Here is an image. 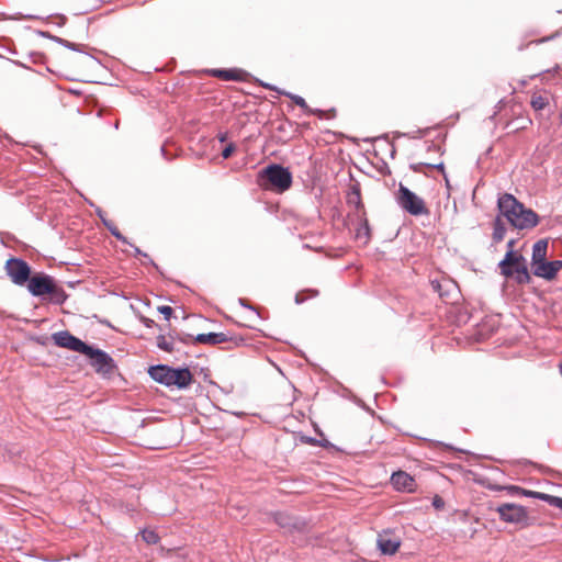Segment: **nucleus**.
<instances>
[{"label": "nucleus", "mask_w": 562, "mask_h": 562, "mask_svg": "<svg viewBox=\"0 0 562 562\" xmlns=\"http://www.w3.org/2000/svg\"><path fill=\"white\" fill-rule=\"evenodd\" d=\"M90 359V364L98 373L111 374L115 368L113 359L104 351L90 346V351L83 352Z\"/></svg>", "instance_id": "0eeeda50"}, {"label": "nucleus", "mask_w": 562, "mask_h": 562, "mask_svg": "<svg viewBox=\"0 0 562 562\" xmlns=\"http://www.w3.org/2000/svg\"><path fill=\"white\" fill-rule=\"evenodd\" d=\"M220 140H221V142H225V140H226V134H222V135H220Z\"/></svg>", "instance_id": "72a5a7b5"}, {"label": "nucleus", "mask_w": 562, "mask_h": 562, "mask_svg": "<svg viewBox=\"0 0 562 562\" xmlns=\"http://www.w3.org/2000/svg\"><path fill=\"white\" fill-rule=\"evenodd\" d=\"M158 347L165 351H172V342L168 341L165 337L158 338Z\"/></svg>", "instance_id": "b1692460"}, {"label": "nucleus", "mask_w": 562, "mask_h": 562, "mask_svg": "<svg viewBox=\"0 0 562 562\" xmlns=\"http://www.w3.org/2000/svg\"><path fill=\"white\" fill-rule=\"evenodd\" d=\"M134 250H135V255L136 256H144V257H147L146 254H143L140 249H138L137 247H134Z\"/></svg>", "instance_id": "473e14b6"}, {"label": "nucleus", "mask_w": 562, "mask_h": 562, "mask_svg": "<svg viewBox=\"0 0 562 562\" xmlns=\"http://www.w3.org/2000/svg\"><path fill=\"white\" fill-rule=\"evenodd\" d=\"M284 94L286 97H289L301 109L308 110L307 103H306V101L302 97L296 95V94H292V93H284Z\"/></svg>", "instance_id": "5701e85b"}, {"label": "nucleus", "mask_w": 562, "mask_h": 562, "mask_svg": "<svg viewBox=\"0 0 562 562\" xmlns=\"http://www.w3.org/2000/svg\"><path fill=\"white\" fill-rule=\"evenodd\" d=\"M532 272L536 277L543 278L546 280H552L553 274L551 271L550 262L544 260L536 266H532Z\"/></svg>", "instance_id": "dca6fc26"}, {"label": "nucleus", "mask_w": 562, "mask_h": 562, "mask_svg": "<svg viewBox=\"0 0 562 562\" xmlns=\"http://www.w3.org/2000/svg\"><path fill=\"white\" fill-rule=\"evenodd\" d=\"M501 519L505 522L510 524H528V512L527 509L518 504L506 503L502 504L496 508Z\"/></svg>", "instance_id": "423d86ee"}, {"label": "nucleus", "mask_w": 562, "mask_h": 562, "mask_svg": "<svg viewBox=\"0 0 562 562\" xmlns=\"http://www.w3.org/2000/svg\"><path fill=\"white\" fill-rule=\"evenodd\" d=\"M425 165H426V166H428V167H431V168L438 169V170H440V171H443V168H445V167H443V162H442V161H441V162H439V164H434V165H431V164H425Z\"/></svg>", "instance_id": "c85d7f7f"}, {"label": "nucleus", "mask_w": 562, "mask_h": 562, "mask_svg": "<svg viewBox=\"0 0 562 562\" xmlns=\"http://www.w3.org/2000/svg\"><path fill=\"white\" fill-rule=\"evenodd\" d=\"M259 184L278 192L286 191L292 184L291 172L280 165H269L260 171Z\"/></svg>", "instance_id": "20e7f679"}, {"label": "nucleus", "mask_w": 562, "mask_h": 562, "mask_svg": "<svg viewBox=\"0 0 562 562\" xmlns=\"http://www.w3.org/2000/svg\"><path fill=\"white\" fill-rule=\"evenodd\" d=\"M396 202L411 215L419 216L429 214L425 201L403 184L398 187Z\"/></svg>", "instance_id": "39448f33"}, {"label": "nucleus", "mask_w": 562, "mask_h": 562, "mask_svg": "<svg viewBox=\"0 0 562 562\" xmlns=\"http://www.w3.org/2000/svg\"><path fill=\"white\" fill-rule=\"evenodd\" d=\"M547 250L548 241L546 239H540L537 243H535L532 247L531 267L546 260Z\"/></svg>", "instance_id": "4468645a"}, {"label": "nucleus", "mask_w": 562, "mask_h": 562, "mask_svg": "<svg viewBox=\"0 0 562 562\" xmlns=\"http://www.w3.org/2000/svg\"><path fill=\"white\" fill-rule=\"evenodd\" d=\"M507 246L508 251L504 259L498 263L502 274L506 278H515V280L521 284L529 283L531 278L525 257L513 250L514 240H509Z\"/></svg>", "instance_id": "f03ea898"}, {"label": "nucleus", "mask_w": 562, "mask_h": 562, "mask_svg": "<svg viewBox=\"0 0 562 562\" xmlns=\"http://www.w3.org/2000/svg\"><path fill=\"white\" fill-rule=\"evenodd\" d=\"M27 289L34 296L55 294L57 292L52 278L45 274H37L29 279Z\"/></svg>", "instance_id": "9d476101"}, {"label": "nucleus", "mask_w": 562, "mask_h": 562, "mask_svg": "<svg viewBox=\"0 0 562 562\" xmlns=\"http://www.w3.org/2000/svg\"><path fill=\"white\" fill-rule=\"evenodd\" d=\"M148 373L156 382L178 389L188 387L193 379L192 373L187 368L173 369L164 364L150 367Z\"/></svg>", "instance_id": "7ed1b4c3"}, {"label": "nucleus", "mask_w": 562, "mask_h": 562, "mask_svg": "<svg viewBox=\"0 0 562 562\" xmlns=\"http://www.w3.org/2000/svg\"><path fill=\"white\" fill-rule=\"evenodd\" d=\"M53 340L56 346L67 348L72 351H77L83 355L86 351H90V346L85 344L79 338L72 336L67 330H61L53 334Z\"/></svg>", "instance_id": "1a4fd4ad"}, {"label": "nucleus", "mask_w": 562, "mask_h": 562, "mask_svg": "<svg viewBox=\"0 0 562 562\" xmlns=\"http://www.w3.org/2000/svg\"><path fill=\"white\" fill-rule=\"evenodd\" d=\"M5 270L12 282L18 285L24 284L30 279L31 269L22 259H9L5 263Z\"/></svg>", "instance_id": "6e6552de"}, {"label": "nucleus", "mask_w": 562, "mask_h": 562, "mask_svg": "<svg viewBox=\"0 0 562 562\" xmlns=\"http://www.w3.org/2000/svg\"><path fill=\"white\" fill-rule=\"evenodd\" d=\"M432 504H434V506H435L436 508H440V507L443 505V502H442V499H441V498L436 497V498L434 499V503H432Z\"/></svg>", "instance_id": "c756f323"}, {"label": "nucleus", "mask_w": 562, "mask_h": 562, "mask_svg": "<svg viewBox=\"0 0 562 562\" xmlns=\"http://www.w3.org/2000/svg\"><path fill=\"white\" fill-rule=\"evenodd\" d=\"M505 233H506V228H505L502 220L499 217H497L494 223L493 239L496 243L502 241L504 239Z\"/></svg>", "instance_id": "a211bd4d"}, {"label": "nucleus", "mask_w": 562, "mask_h": 562, "mask_svg": "<svg viewBox=\"0 0 562 562\" xmlns=\"http://www.w3.org/2000/svg\"><path fill=\"white\" fill-rule=\"evenodd\" d=\"M356 238L362 240L363 243H368L370 238V228L367 220L360 224L356 232Z\"/></svg>", "instance_id": "6ab92c4d"}, {"label": "nucleus", "mask_w": 562, "mask_h": 562, "mask_svg": "<svg viewBox=\"0 0 562 562\" xmlns=\"http://www.w3.org/2000/svg\"><path fill=\"white\" fill-rule=\"evenodd\" d=\"M552 506L562 510V497L554 496Z\"/></svg>", "instance_id": "cd10ccee"}, {"label": "nucleus", "mask_w": 562, "mask_h": 562, "mask_svg": "<svg viewBox=\"0 0 562 562\" xmlns=\"http://www.w3.org/2000/svg\"><path fill=\"white\" fill-rule=\"evenodd\" d=\"M549 262H550L553 278H555L557 273L562 269V261L554 260V261H549Z\"/></svg>", "instance_id": "393cba45"}, {"label": "nucleus", "mask_w": 562, "mask_h": 562, "mask_svg": "<svg viewBox=\"0 0 562 562\" xmlns=\"http://www.w3.org/2000/svg\"><path fill=\"white\" fill-rule=\"evenodd\" d=\"M60 42L68 48L70 49H75V44L74 43H70V42H67L65 40H60Z\"/></svg>", "instance_id": "7c9ffc66"}, {"label": "nucleus", "mask_w": 562, "mask_h": 562, "mask_svg": "<svg viewBox=\"0 0 562 562\" xmlns=\"http://www.w3.org/2000/svg\"><path fill=\"white\" fill-rule=\"evenodd\" d=\"M501 214L518 229L532 228L538 224V215L530 209H526L512 194L505 193L497 202Z\"/></svg>", "instance_id": "f257e3e1"}, {"label": "nucleus", "mask_w": 562, "mask_h": 562, "mask_svg": "<svg viewBox=\"0 0 562 562\" xmlns=\"http://www.w3.org/2000/svg\"><path fill=\"white\" fill-rule=\"evenodd\" d=\"M376 543L383 554L392 555L398 550L401 540L391 532L384 531L378 536Z\"/></svg>", "instance_id": "9b49d317"}, {"label": "nucleus", "mask_w": 562, "mask_h": 562, "mask_svg": "<svg viewBox=\"0 0 562 562\" xmlns=\"http://www.w3.org/2000/svg\"><path fill=\"white\" fill-rule=\"evenodd\" d=\"M195 341L200 344L218 345L227 341V336L224 333L199 334L195 337Z\"/></svg>", "instance_id": "2eb2a0df"}, {"label": "nucleus", "mask_w": 562, "mask_h": 562, "mask_svg": "<svg viewBox=\"0 0 562 562\" xmlns=\"http://www.w3.org/2000/svg\"><path fill=\"white\" fill-rule=\"evenodd\" d=\"M548 104V101L542 95H533L531 99V105L535 110H542Z\"/></svg>", "instance_id": "4be33fe9"}, {"label": "nucleus", "mask_w": 562, "mask_h": 562, "mask_svg": "<svg viewBox=\"0 0 562 562\" xmlns=\"http://www.w3.org/2000/svg\"><path fill=\"white\" fill-rule=\"evenodd\" d=\"M142 539L147 544H156L160 540V537L158 533L153 529H144L140 531Z\"/></svg>", "instance_id": "aec40b11"}, {"label": "nucleus", "mask_w": 562, "mask_h": 562, "mask_svg": "<svg viewBox=\"0 0 562 562\" xmlns=\"http://www.w3.org/2000/svg\"><path fill=\"white\" fill-rule=\"evenodd\" d=\"M507 490L510 491V493H513V494H519V495H524V496H528V497H532V498L544 501L548 504H550L551 506H552V503H553V499H554L553 495H549V494L541 493V492L524 490V488H521L519 486H509V487H507Z\"/></svg>", "instance_id": "ddd939ff"}, {"label": "nucleus", "mask_w": 562, "mask_h": 562, "mask_svg": "<svg viewBox=\"0 0 562 562\" xmlns=\"http://www.w3.org/2000/svg\"><path fill=\"white\" fill-rule=\"evenodd\" d=\"M284 518L285 517L282 515H280V517L278 518V524L281 525L282 527L289 526V524L283 521Z\"/></svg>", "instance_id": "2f4dec72"}, {"label": "nucleus", "mask_w": 562, "mask_h": 562, "mask_svg": "<svg viewBox=\"0 0 562 562\" xmlns=\"http://www.w3.org/2000/svg\"><path fill=\"white\" fill-rule=\"evenodd\" d=\"M213 74L224 80H241L244 75L241 70L237 69H217Z\"/></svg>", "instance_id": "f3484780"}, {"label": "nucleus", "mask_w": 562, "mask_h": 562, "mask_svg": "<svg viewBox=\"0 0 562 562\" xmlns=\"http://www.w3.org/2000/svg\"><path fill=\"white\" fill-rule=\"evenodd\" d=\"M295 301H296V303H301V299H300L299 294L296 295Z\"/></svg>", "instance_id": "f704fd0d"}, {"label": "nucleus", "mask_w": 562, "mask_h": 562, "mask_svg": "<svg viewBox=\"0 0 562 562\" xmlns=\"http://www.w3.org/2000/svg\"><path fill=\"white\" fill-rule=\"evenodd\" d=\"M391 482L393 486L398 491H413L414 479L406 472H396L392 474Z\"/></svg>", "instance_id": "f8f14e48"}, {"label": "nucleus", "mask_w": 562, "mask_h": 562, "mask_svg": "<svg viewBox=\"0 0 562 562\" xmlns=\"http://www.w3.org/2000/svg\"><path fill=\"white\" fill-rule=\"evenodd\" d=\"M234 150H235V146L233 144H229L228 146H226L222 151L223 158H225V159L229 158Z\"/></svg>", "instance_id": "bb28decb"}, {"label": "nucleus", "mask_w": 562, "mask_h": 562, "mask_svg": "<svg viewBox=\"0 0 562 562\" xmlns=\"http://www.w3.org/2000/svg\"><path fill=\"white\" fill-rule=\"evenodd\" d=\"M158 311L165 316V319H169L172 315V308L167 305H162L158 307Z\"/></svg>", "instance_id": "a878e982"}, {"label": "nucleus", "mask_w": 562, "mask_h": 562, "mask_svg": "<svg viewBox=\"0 0 562 562\" xmlns=\"http://www.w3.org/2000/svg\"><path fill=\"white\" fill-rule=\"evenodd\" d=\"M103 223L104 225L106 226V228L111 232V234L116 237L119 240H121L122 243L124 244H130L126 239V237H124L121 232L119 231V228L112 223V222H106L103 220Z\"/></svg>", "instance_id": "412c9836"}]
</instances>
